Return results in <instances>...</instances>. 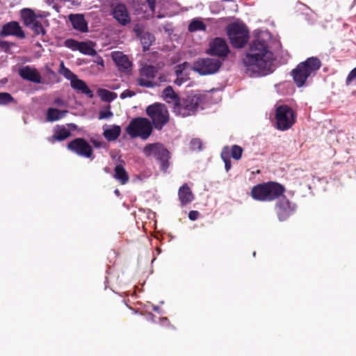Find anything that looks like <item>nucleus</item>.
I'll use <instances>...</instances> for the list:
<instances>
[{
  "mask_svg": "<svg viewBox=\"0 0 356 356\" xmlns=\"http://www.w3.org/2000/svg\"><path fill=\"white\" fill-rule=\"evenodd\" d=\"M243 71L250 77H261L273 73L275 69L274 54L268 42L261 35L256 37L243 58Z\"/></svg>",
  "mask_w": 356,
  "mask_h": 356,
  "instance_id": "nucleus-1",
  "label": "nucleus"
},
{
  "mask_svg": "<svg viewBox=\"0 0 356 356\" xmlns=\"http://www.w3.org/2000/svg\"><path fill=\"white\" fill-rule=\"evenodd\" d=\"M321 67V61L317 57H309L300 63L291 71L294 83L298 88L304 86L307 79L315 76Z\"/></svg>",
  "mask_w": 356,
  "mask_h": 356,
  "instance_id": "nucleus-2",
  "label": "nucleus"
},
{
  "mask_svg": "<svg viewBox=\"0 0 356 356\" xmlns=\"http://www.w3.org/2000/svg\"><path fill=\"white\" fill-rule=\"evenodd\" d=\"M284 191L283 185L268 181L254 186L251 190V197L257 201L271 202L281 197Z\"/></svg>",
  "mask_w": 356,
  "mask_h": 356,
  "instance_id": "nucleus-3",
  "label": "nucleus"
},
{
  "mask_svg": "<svg viewBox=\"0 0 356 356\" xmlns=\"http://www.w3.org/2000/svg\"><path fill=\"white\" fill-rule=\"evenodd\" d=\"M203 101L204 97L197 94L180 97L177 103L172 106V112L175 115L183 118L195 115Z\"/></svg>",
  "mask_w": 356,
  "mask_h": 356,
  "instance_id": "nucleus-4",
  "label": "nucleus"
},
{
  "mask_svg": "<svg viewBox=\"0 0 356 356\" xmlns=\"http://www.w3.org/2000/svg\"><path fill=\"white\" fill-rule=\"evenodd\" d=\"M126 132L131 138L140 137L143 140H146L152 132V125L147 118H135L126 127Z\"/></svg>",
  "mask_w": 356,
  "mask_h": 356,
  "instance_id": "nucleus-5",
  "label": "nucleus"
},
{
  "mask_svg": "<svg viewBox=\"0 0 356 356\" xmlns=\"http://www.w3.org/2000/svg\"><path fill=\"white\" fill-rule=\"evenodd\" d=\"M146 113L152 120V125L157 130H161L169 122V113L164 104L154 103L148 106Z\"/></svg>",
  "mask_w": 356,
  "mask_h": 356,
  "instance_id": "nucleus-6",
  "label": "nucleus"
},
{
  "mask_svg": "<svg viewBox=\"0 0 356 356\" xmlns=\"http://www.w3.org/2000/svg\"><path fill=\"white\" fill-rule=\"evenodd\" d=\"M275 127L280 131L290 129L296 122V114L288 105L282 104L275 108Z\"/></svg>",
  "mask_w": 356,
  "mask_h": 356,
  "instance_id": "nucleus-7",
  "label": "nucleus"
},
{
  "mask_svg": "<svg viewBox=\"0 0 356 356\" xmlns=\"http://www.w3.org/2000/svg\"><path fill=\"white\" fill-rule=\"evenodd\" d=\"M227 35L231 44L235 48L243 47L248 42L249 31L243 23H232L228 25Z\"/></svg>",
  "mask_w": 356,
  "mask_h": 356,
  "instance_id": "nucleus-8",
  "label": "nucleus"
},
{
  "mask_svg": "<svg viewBox=\"0 0 356 356\" xmlns=\"http://www.w3.org/2000/svg\"><path fill=\"white\" fill-rule=\"evenodd\" d=\"M144 154L149 157H154L160 163V168L165 172L169 167V151L161 143L147 144L143 148Z\"/></svg>",
  "mask_w": 356,
  "mask_h": 356,
  "instance_id": "nucleus-9",
  "label": "nucleus"
},
{
  "mask_svg": "<svg viewBox=\"0 0 356 356\" xmlns=\"http://www.w3.org/2000/svg\"><path fill=\"white\" fill-rule=\"evenodd\" d=\"M222 62L211 58H198L193 65V71L202 76L213 74L218 72Z\"/></svg>",
  "mask_w": 356,
  "mask_h": 356,
  "instance_id": "nucleus-10",
  "label": "nucleus"
},
{
  "mask_svg": "<svg viewBox=\"0 0 356 356\" xmlns=\"http://www.w3.org/2000/svg\"><path fill=\"white\" fill-rule=\"evenodd\" d=\"M67 148L79 156L91 159H94L92 147L83 138L73 139L67 143Z\"/></svg>",
  "mask_w": 356,
  "mask_h": 356,
  "instance_id": "nucleus-11",
  "label": "nucleus"
},
{
  "mask_svg": "<svg viewBox=\"0 0 356 356\" xmlns=\"http://www.w3.org/2000/svg\"><path fill=\"white\" fill-rule=\"evenodd\" d=\"M159 68L152 65H145L140 69V76L138 79V84L140 86L154 88L159 86L158 81H153L159 72Z\"/></svg>",
  "mask_w": 356,
  "mask_h": 356,
  "instance_id": "nucleus-12",
  "label": "nucleus"
},
{
  "mask_svg": "<svg viewBox=\"0 0 356 356\" xmlns=\"http://www.w3.org/2000/svg\"><path fill=\"white\" fill-rule=\"evenodd\" d=\"M278 201L275 205V210L280 221L286 220L290 216L293 215L296 209V205L291 202L286 197L277 198Z\"/></svg>",
  "mask_w": 356,
  "mask_h": 356,
  "instance_id": "nucleus-13",
  "label": "nucleus"
},
{
  "mask_svg": "<svg viewBox=\"0 0 356 356\" xmlns=\"http://www.w3.org/2000/svg\"><path fill=\"white\" fill-rule=\"evenodd\" d=\"M230 50L226 40L220 37L215 38L209 42L207 53L211 56L226 58Z\"/></svg>",
  "mask_w": 356,
  "mask_h": 356,
  "instance_id": "nucleus-14",
  "label": "nucleus"
},
{
  "mask_svg": "<svg viewBox=\"0 0 356 356\" xmlns=\"http://www.w3.org/2000/svg\"><path fill=\"white\" fill-rule=\"evenodd\" d=\"M9 35H14L18 38L24 39L26 37L24 31L22 30L17 22L12 21L3 25L0 31V36L5 38Z\"/></svg>",
  "mask_w": 356,
  "mask_h": 356,
  "instance_id": "nucleus-15",
  "label": "nucleus"
},
{
  "mask_svg": "<svg viewBox=\"0 0 356 356\" xmlns=\"http://www.w3.org/2000/svg\"><path fill=\"white\" fill-rule=\"evenodd\" d=\"M19 76L24 79L35 83H42V76L37 69L29 65L19 67L18 70Z\"/></svg>",
  "mask_w": 356,
  "mask_h": 356,
  "instance_id": "nucleus-16",
  "label": "nucleus"
},
{
  "mask_svg": "<svg viewBox=\"0 0 356 356\" xmlns=\"http://www.w3.org/2000/svg\"><path fill=\"white\" fill-rule=\"evenodd\" d=\"M113 16L122 26H126L131 22L127 8L123 3H118L114 7L113 9Z\"/></svg>",
  "mask_w": 356,
  "mask_h": 356,
  "instance_id": "nucleus-17",
  "label": "nucleus"
},
{
  "mask_svg": "<svg viewBox=\"0 0 356 356\" xmlns=\"http://www.w3.org/2000/svg\"><path fill=\"white\" fill-rule=\"evenodd\" d=\"M112 59L120 72H124L131 69L132 64L128 57L121 51L112 53Z\"/></svg>",
  "mask_w": 356,
  "mask_h": 356,
  "instance_id": "nucleus-18",
  "label": "nucleus"
},
{
  "mask_svg": "<svg viewBox=\"0 0 356 356\" xmlns=\"http://www.w3.org/2000/svg\"><path fill=\"white\" fill-rule=\"evenodd\" d=\"M71 136L70 129L65 125H56L54 128V134L48 138V141L54 143L55 141H63Z\"/></svg>",
  "mask_w": 356,
  "mask_h": 356,
  "instance_id": "nucleus-19",
  "label": "nucleus"
},
{
  "mask_svg": "<svg viewBox=\"0 0 356 356\" xmlns=\"http://www.w3.org/2000/svg\"><path fill=\"white\" fill-rule=\"evenodd\" d=\"M72 27L82 33L88 31V22L82 14H70L68 17Z\"/></svg>",
  "mask_w": 356,
  "mask_h": 356,
  "instance_id": "nucleus-20",
  "label": "nucleus"
},
{
  "mask_svg": "<svg viewBox=\"0 0 356 356\" xmlns=\"http://www.w3.org/2000/svg\"><path fill=\"white\" fill-rule=\"evenodd\" d=\"M103 136L109 142L115 140L121 134V127L118 125H107L103 126Z\"/></svg>",
  "mask_w": 356,
  "mask_h": 356,
  "instance_id": "nucleus-21",
  "label": "nucleus"
},
{
  "mask_svg": "<svg viewBox=\"0 0 356 356\" xmlns=\"http://www.w3.org/2000/svg\"><path fill=\"white\" fill-rule=\"evenodd\" d=\"M178 195L181 205H186L191 203L193 199L194 195L186 184H183L179 189Z\"/></svg>",
  "mask_w": 356,
  "mask_h": 356,
  "instance_id": "nucleus-22",
  "label": "nucleus"
},
{
  "mask_svg": "<svg viewBox=\"0 0 356 356\" xmlns=\"http://www.w3.org/2000/svg\"><path fill=\"white\" fill-rule=\"evenodd\" d=\"M70 85L73 89L81 91L88 97L92 98L93 97L92 91L89 88L86 82L79 79L77 76L75 79L71 80Z\"/></svg>",
  "mask_w": 356,
  "mask_h": 356,
  "instance_id": "nucleus-23",
  "label": "nucleus"
},
{
  "mask_svg": "<svg viewBox=\"0 0 356 356\" xmlns=\"http://www.w3.org/2000/svg\"><path fill=\"white\" fill-rule=\"evenodd\" d=\"M68 113L67 110H59L55 108H49L46 112L47 122H56L64 118Z\"/></svg>",
  "mask_w": 356,
  "mask_h": 356,
  "instance_id": "nucleus-24",
  "label": "nucleus"
},
{
  "mask_svg": "<svg viewBox=\"0 0 356 356\" xmlns=\"http://www.w3.org/2000/svg\"><path fill=\"white\" fill-rule=\"evenodd\" d=\"M163 99L168 104L175 105L179 99V96L174 91L171 86H167L162 92Z\"/></svg>",
  "mask_w": 356,
  "mask_h": 356,
  "instance_id": "nucleus-25",
  "label": "nucleus"
},
{
  "mask_svg": "<svg viewBox=\"0 0 356 356\" xmlns=\"http://www.w3.org/2000/svg\"><path fill=\"white\" fill-rule=\"evenodd\" d=\"M113 177L122 185L129 181V174L122 163L118 164L115 166Z\"/></svg>",
  "mask_w": 356,
  "mask_h": 356,
  "instance_id": "nucleus-26",
  "label": "nucleus"
},
{
  "mask_svg": "<svg viewBox=\"0 0 356 356\" xmlns=\"http://www.w3.org/2000/svg\"><path fill=\"white\" fill-rule=\"evenodd\" d=\"M154 39V35L149 32H145L141 35L140 40L143 51L149 50Z\"/></svg>",
  "mask_w": 356,
  "mask_h": 356,
  "instance_id": "nucleus-27",
  "label": "nucleus"
},
{
  "mask_svg": "<svg viewBox=\"0 0 356 356\" xmlns=\"http://www.w3.org/2000/svg\"><path fill=\"white\" fill-rule=\"evenodd\" d=\"M22 15L25 25L29 28L38 20L34 13L29 8L23 9Z\"/></svg>",
  "mask_w": 356,
  "mask_h": 356,
  "instance_id": "nucleus-28",
  "label": "nucleus"
},
{
  "mask_svg": "<svg viewBox=\"0 0 356 356\" xmlns=\"http://www.w3.org/2000/svg\"><path fill=\"white\" fill-rule=\"evenodd\" d=\"M206 24L198 18L193 19L188 27V31L191 33L198 31H206Z\"/></svg>",
  "mask_w": 356,
  "mask_h": 356,
  "instance_id": "nucleus-29",
  "label": "nucleus"
},
{
  "mask_svg": "<svg viewBox=\"0 0 356 356\" xmlns=\"http://www.w3.org/2000/svg\"><path fill=\"white\" fill-rule=\"evenodd\" d=\"M223 148L227 149L230 159L233 158L236 161L241 159L243 152V149L241 146L233 145L230 147L229 146H225Z\"/></svg>",
  "mask_w": 356,
  "mask_h": 356,
  "instance_id": "nucleus-30",
  "label": "nucleus"
},
{
  "mask_svg": "<svg viewBox=\"0 0 356 356\" xmlns=\"http://www.w3.org/2000/svg\"><path fill=\"white\" fill-rule=\"evenodd\" d=\"M97 93L102 101L108 103L115 100L118 97L115 92H111L104 88L99 89Z\"/></svg>",
  "mask_w": 356,
  "mask_h": 356,
  "instance_id": "nucleus-31",
  "label": "nucleus"
},
{
  "mask_svg": "<svg viewBox=\"0 0 356 356\" xmlns=\"http://www.w3.org/2000/svg\"><path fill=\"white\" fill-rule=\"evenodd\" d=\"M78 51L84 55L91 56H94L97 54L96 50L86 42H80V46L79 47Z\"/></svg>",
  "mask_w": 356,
  "mask_h": 356,
  "instance_id": "nucleus-32",
  "label": "nucleus"
},
{
  "mask_svg": "<svg viewBox=\"0 0 356 356\" xmlns=\"http://www.w3.org/2000/svg\"><path fill=\"white\" fill-rule=\"evenodd\" d=\"M277 90L282 95H285L293 91V86L291 82L285 81L275 85Z\"/></svg>",
  "mask_w": 356,
  "mask_h": 356,
  "instance_id": "nucleus-33",
  "label": "nucleus"
},
{
  "mask_svg": "<svg viewBox=\"0 0 356 356\" xmlns=\"http://www.w3.org/2000/svg\"><path fill=\"white\" fill-rule=\"evenodd\" d=\"M221 159L225 163V170L228 172L232 168V162L227 148H222L221 152Z\"/></svg>",
  "mask_w": 356,
  "mask_h": 356,
  "instance_id": "nucleus-34",
  "label": "nucleus"
},
{
  "mask_svg": "<svg viewBox=\"0 0 356 356\" xmlns=\"http://www.w3.org/2000/svg\"><path fill=\"white\" fill-rule=\"evenodd\" d=\"M15 102V99L8 92H0V105H8Z\"/></svg>",
  "mask_w": 356,
  "mask_h": 356,
  "instance_id": "nucleus-35",
  "label": "nucleus"
},
{
  "mask_svg": "<svg viewBox=\"0 0 356 356\" xmlns=\"http://www.w3.org/2000/svg\"><path fill=\"white\" fill-rule=\"evenodd\" d=\"M60 67V73L66 79L71 81V80L75 79L76 75L74 74L69 68L65 67L63 63H61Z\"/></svg>",
  "mask_w": 356,
  "mask_h": 356,
  "instance_id": "nucleus-36",
  "label": "nucleus"
},
{
  "mask_svg": "<svg viewBox=\"0 0 356 356\" xmlns=\"http://www.w3.org/2000/svg\"><path fill=\"white\" fill-rule=\"evenodd\" d=\"M65 47L75 51L79 50V47L80 46V42L75 40L74 39H67L64 42Z\"/></svg>",
  "mask_w": 356,
  "mask_h": 356,
  "instance_id": "nucleus-37",
  "label": "nucleus"
},
{
  "mask_svg": "<svg viewBox=\"0 0 356 356\" xmlns=\"http://www.w3.org/2000/svg\"><path fill=\"white\" fill-rule=\"evenodd\" d=\"M189 66V63L188 62H184L181 64H179L175 67V73L177 76H186V75L184 74V71L186 68Z\"/></svg>",
  "mask_w": 356,
  "mask_h": 356,
  "instance_id": "nucleus-38",
  "label": "nucleus"
},
{
  "mask_svg": "<svg viewBox=\"0 0 356 356\" xmlns=\"http://www.w3.org/2000/svg\"><path fill=\"white\" fill-rule=\"evenodd\" d=\"M30 28L33 31L35 35L45 34L46 33L41 22H40L38 20L34 22V24Z\"/></svg>",
  "mask_w": 356,
  "mask_h": 356,
  "instance_id": "nucleus-39",
  "label": "nucleus"
},
{
  "mask_svg": "<svg viewBox=\"0 0 356 356\" xmlns=\"http://www.w3.org/2000/svg\"><path fill=\"white\" fill-rule=\"evenodd\" d=\"M113 113L110 110V106H108L106 109L101 110L99 113L98 119L99 120H104V119H108L111 117H113Z\"/></svg>",
  "mask_w": 356,
  "mask_h": 356,
  "instance_id": "nucleus-40",
  "label": "nucleus"
},
{
  "mask_svg": "<svg viewBox=\"0 0 356 356\" xmlns=\"http://www.w3.org/2000/svg\"><path fill=\"white\" fill-rule=\"evenodd\" d=\"M190 145L192 150H201L202 143L199 138H193L191 140Z\"/></svg>",
  "mask_w": 356,
  "mask_h": 356,
  "instance_id": "nucleus-41",
  "label": "nucleus"
},
{
  "mask_svg": "<svg viewBox=\"0 0 356 356\" xmlns=\"http://www.w3.org/2000/svg\"><path fill=\"white\" fill-rule=\"evenodd\" d=\"M150 175H151V173L149 172H142L138 175H135L133 177V181H145V179H147Z\"/></svg>",
  "mask_w": 356,
  "mask_h": 356,
  "instance_id": "nucleus-42",
  "label": "nucleus"
},
{
  "mask_svg": "<svg viewBox=\"0 0 356 356\" xmlns=\"http://www.w3.org/2000/svg\"><path fill=\"white\" fill-rule=\"evenodd\" d=\"M356 79V67L353 68L348 74L346 80V85H350L352 81Z\"/></svg>",
  "mask_w": 356,
  "mask_h": 356,
  "instance_id": "nucleus-43",
  "label": "nucleus"
},
{
  "mask_svg": "<svg viewBox=\"0 0 356 356\" xmlns=\"http://www.w3.org/2000/svg\"><path fill=\"white\" fill-rule=\"evenodd\" d=\"M136 95L135 92L131 90H124L120 95V99H124L127 97H132Z\"/></svg>",
  "mask_w": 356,
  "mask_h": 356,
  "instance_id": "nucleus-44",
  "label": "nucleus"
},
{
  "mask_svg": "<svg viewBox=\"0 0 356 356\" xmlns=\"http://www.w3.org/2000/svg\"><path fill=\"white\" fill-rule=\"evenodd\" d=\"M187 79H188L187 76H177V79L174 81V83L175 85L180 86L184 82H186L187 81Z\"/></svg>",
  "mask_w": 356,
  "mask_h": 356,
  "instance_id": "nucleus-45",
  "label": "nucleus"
},
{
  "mask_svg": "<svg viewBox=\"0 0 356 356\" xmlns=\"http://www.w3.org/2000/svg\"><path fill=\"white\" fill-rule=\"evenodd\" d=\"M200 213L197 211H189L188 213V218L191 220H195L198 218V216H199Z\"/></svg>",
  "mask_w": 356,
  "mask_h": 356,
  "instance_id": "nucleus-46",
  "label": "nucleus"
},
{
  "mask_svg": "<svg viewBox=\"0 0 356 356\" xmlns=\"http://www.w3.org/2000/svg\"><path fill=\"white\" fill-rule=\"evenodd\" d=\"M211 12L212 13H218L220 8L218 3H213L209 6Z\"/></svg>",
  "mask_w": 356,
  "mask_h": 356,
  "instance_id": "nucleus-47",
  "label": "nucleus"
},
{
  "mask_svg": "<svg viewBox=\"0 0 356 356\" xmlns=\"http://www.w3.org/2000/svg\"><path fill=\"white\" fill-rule=\"evenodd\" d=\"M91 143H92L94 147H95L97 148L102 147H103V144H104L103 142H101L99 140H95V139H91Z\"/></svg>",
  "mask_w": 356,
  "mask_h": 356,
  "instance_id": "nucleus-48",
  "label": "nucleus"
},
{
  "mask_svg": "<svg viewBox=\"0 0 356 356\" xmlns=\"http://www.w3.org/2000/svg\"><path fill=\"white\" fill-rule=\"evenodd\" d=\"M149 9L154 12L155 10V0H146Z\"/></svg>",
  "mask_w": 356,
  "mask_h": 356,
  "instance_id": "nucleus-49",
  "label": "nucleus"
},
{
  "mask_svg": "<svg viewBox=\"0 0 356 356\" xmlns=\"http://www.w3.org/2000/svg\"><path fill=\"white\" fill-rule=\"evenodd\" d=\"M54 104L57 106H64L65 102L62 98L58 97L54 99Z\"/></svg>",
  "mask_w": 356,
  "mask_h": 356,
  "instance_id": "nucleus-50",
  "label": "nucleus"
},
{
  "mask_svg": "<svg viewBox=\"0 0 356 356\" xmlns=\"http://www.w3.org/2000/svg\"><path fill=\"white\" fill-rule=\"evenodd\" d=\"M12 45V43L8 42V41H1L0 42V46L1 47H4L6 49H9Z\"/></svg>",
  "mask_w": 356,
  "mask_h": 356,
  "instance_id": "nucleus-51",
  "label": "nucleus"
},
{
  "mask_svg": "<svg viewBox=\"0 0 356 356\" xmlns=\"http://www.w3.org/2000/svg\"><path fill=\"white\" fill-rule=\"evenodd\" d=\"M66 126L68 127L67 129H70V131L76 130L77 129V126L75 124H74V123L67 124Z\"/></svg>",
  "mask_w": 356,
  "mask_h": 356,
  "instance_id": "nucleus-52",
  "label": "nucleus"
},
{
  "mask_svg": "<svg viewBox=\"0 0 356 356\" xmlns=\"http://www.w3.org/2000/svg\"><path fill=\"white\" fill-rule=\"evenodd\" d=\"M158 80H159V82H158L159 84V83L165 82L166 81L165 76L164 74H160L158 78Z\"/></svg>",
  "mask_w": 356,
  "mask_h": 356,
  "instance_id": "nucleus-53",
  "label": "nucleus"
},
{
  "mask_svg": "<svg viewBox=\"0 0 356 356\" xmlns=\"http://www.w3.org/2000/svg\"><path fill=\"white\" fill-rule=\"evenodd\" d=\"M168 322H169L168 318L166 317H163V318H161V323L162 325H164L165 323H167Z\"/></svg>",
  "mask_w": 356,
  "mask_h": 356,
  "instance_id": "nucleus-54",
  "label": "nucleus"
},
{
  "mask_svg": "<svg viewBox=\"0 0 356 356\" xmlns=\"http://www.w3.org/2000/svg\"><path fill=\"white\" fill-rule=\"evenodd\" d=\"M153 310L156 312H160V307L159 306L154 305L153 306Z\"/></svg>",
  "mask_w": 356,
  "mask_h": 356,
  "instance_id": "nucleus-55",
  "label": "nucleus"
},
{
  "mask_svg": "<svg viewBox=\"0 0 356 356\" xmlns=\"http://www.w3.org/2000/svg\"><path fill=\"white\" fill-rule=\"evenodd\" d=\"M115 194L117 195H120V191L118 189H115V191H114Z\"/></svg>",
  "mask_w": 356,
  "mask_h": 356,
  "instance_id": "nucleus-56",
  "label": "nucleus"
},
{
  "mask_svg": "<svg viewBox=\"0 0 356 356\" xmlns=\"http://www.w3.org/2000/svg\"><path fill=\"white\" fill-rule=\"evenodd\" d=\"M100 65H102L104 64V60L102 59H101V62L98 63Z\"/></svg>",
  "mask_w": 356,
  "mask_h": 356,
  "instance_id": "nucleus-57",
  "label": "nucleus"
},
{
  "mask_svg": "<svg viewBox=\"0 0 356 356\" xmlns=\"http://www.w3.org/2000/svg\"><path fill=\"white\" fill-rule=\"evenodd\" d=\"M119 160H120V161L122 163H124V161L120 160V157H119Z\"/></svg>",
  "mask_w": 356,
  "mask_h": 356,
  "instance_id": "nucleus-58",
  "label": "nucleus"
},
{
  "mask_svg": "<svg viewBox=\"0 0 356 356\" xmlns=\"http://www.w3.org/2000/svg\"><path fill=\"white\" fill-rule=\"evenodd\" d=\"M149 315L152 316V318L154 317V315L150 313Z\"/></svg>",
  "mask_w": 356,
  "mask_h": 356,
  "instance_id": "nucleus-59",
  "label": "nucleus"
},
{
  "mask_svg": "<svg viewBox=\"0 0 356 356\" xmlns=\"http://www.w3.org/2000/svg\"><path fill=\"white\" fill-rule=\"evenodd\" d=\"M255 255H256V252H253V256H254V257H255Z\"/></svg>",
  "mask_w": 356,
  "mask_h": 356,
  "instance_id": "nucleus-60",
  "label": "nucleus"
},
{
  "mask_svg": "<svg viewBox=\"0 0 356 356\" xmlns=\"http://www.w3.org/2000/svg\"><path fill=\"white\" fill-rule=\"evenodd\" d=\"M105 171L107 172L108 171V169L106 168H105Z\"/></svg>",
  "mask_w": 356,
  "mask_h": 356,
  "instance_id": "nucleus-61",
  "label": "nucleus"
}]
</instances>
